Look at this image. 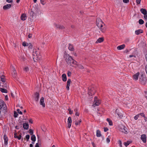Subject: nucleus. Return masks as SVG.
Returning a JSON list of instances; mask_svg holds the SVG:
<instances>
[{
  "instance_id": "nucleus-1",
  "label": "nucleus",
  "mask_w": 147,
  "mask_h": 147,
  "mask_svg": "<svg viewBox=\"0 0 147 147\" xmlns=\"http://www.w3.org/2000/svg\"><path fill=\"white\" fill-rule=\"evenodd\" d=\"M96 25L98 28H100V30L103 32H104L106 30V28L104 27L102 28L103 26L102 24H104L103 22L100 20L96 21Z\"/></svg>"
},
{
  "instance_id": "nucleus-2",
  "label": "nucleus",
  "mask_w": 147,
  "mask_h": 147,
  "mask_svg": "<svg viewBox=\"0 0 147 147\" xmlns=\"http://www.w3.org/2000/svg\"><path fill=\"white\" fill-rule=\"evenodd\" d=\"M146 77L145 75L142 74L140 77L139 81L141 84L143 85H145L146 82Z\"/></svg>"
},
{
  "instance_id": "nucleus-3",
  "label": "nucleus",
  "mask_w": 147,
  "mask_h": 147,
  "mask_svg": "<svg viewBox=\"0 0 147 147\" xmlns=\"http://www.w3.org/2000/svg\"><path fill=\"white\" fill-rule=\"evenodd\" d=\"M96 90L94 87H89L88 89V94L89 95L92 96L94 94Z\"/></svg>"
},
{
  "instance_id": "nucleus-4",
  "label": "nucleus",
  "mask_w": 147,
  "mask_h": 147,
  "mask_svg": "<svg viewBox=\"0 0 147 147\" xmlns=\"http://www.w3.org/2000/svg\"><path fill=\"white\" fill-rule=\"evenodd\" d=\"M3 107V109L4 110H6L7 107L6 104L4 101L2 100H0V109H1Z\"/></svg>"
},
{
  "instance_id": "nucleus-5",
  "label": "nucleus",
  "mask_w": 147,
  "mask_h": 147,
  "mask_svg": "<svg viewBox=\"0 0 147 147\" xmlns=\"http://www.w3.org/2000/svg\"><path fill=\"white\" fill-rule=\"evenodd\" d=\"M67 57H68V59H66V62L68 65L71 66V61L73 59L71 56L69 55L68 54H67Z\"/></svg>"
},
{
  "instance_id": "nucleus-6",
  "label": "nucleus",
  "mask_w": 147,
  "mask_h": 147,
  "mask_svg": "<svg viewBox=\"0 0 147 147\" xmlns=\"http://www.w3.org/2000/svg\"><path fill=\"white\" fill-rule=\"evenodd\" d=\"M41 58V56L40 55H38L37 54L35 55L33 54V59L34 61L35 62H36L37 61L39 60Z\"/></svg>"
},
{
  "instance_id": "nucleus-7",
  "label": "nucleus",
  "mask_w": 147,
  "mask_h": 147,
  "mask_svg": "<svg viewBox=\"0 0 147 147\" xmlns=\"http://www.w3.org/2000/svg\"><path fill=\"white\" fill-rule=\"evenodd\" d=\"M34 100L36 102H38V101L39 98V94L38 92H36L34 94Z\"/></svg>"
},
{
  "instance_id": "nucleus-8",
  "label": "nucleus",
  "mask_w": 147,
  "mask_h": 147,
  "mask_svg": "<svg viewBox=\"0 0 147 147\" xmlns=\"http://www.w3.org/2000/svg\"><path fill=\"white\" fill-rule=\"evenodd\" d=\"M39 10L38 8H34V9L32 8L31 9V11H33V13L36 16V15L39 14L38 11Z\"/></svg>"
},
{
  "instance_id": "nucleus-9",
  "label": "nucleus",
  "mask_w": 147,
  "mask_h": 147,
  "mask_svg": "<svg viewBox=\"0 0 147 147\" xmlns=\"http://www.w3.org/2000/svg\"><path fill=\"white\" fill-rule=\"evenodd\" d=\"M127 129L125 127V126H123L122 127H121L120 128L119 130L120 131L123 133H124L125 134H127L128 133Z\"/></svg>"
},
{
  "instance_id": "nucleus-10",
  "label": "nucleus",
  "mask_w": 147,
  "mask_h": 147,
  "mask_svg": "<svg viewBox=\"0 0 147 147\" xmlns=\"http://www.w3.org/2000/svg\"><path fill=\"white\" fill-rule=\"evenodd\" d=\"M101 102L100 100L98 99L97 97L95 96L94 98V103L96 106H98L100 104Z\"/></svg>"
},
{
  "instance_id": "nucleus-11",
  "label": "nucleus",
  "mask_w": 147,
  "mask_h": 147,
  "mask_svg": "<svg viewBox=\"0 0 147 147\" xmlns=\"http://www.w3.org/2000/svg\"><path fill=\"white\" fill-rule=\"evenodd\" d=\"M13 72L12 73V76L16 80H17V73L16 72V69L13 67H12Z\"/></svg>"
},
{
  "instance_id": "nucleus-12",
  "label": "nucleus",
  "mask_w": 147,
  "mask_h": 147,
  "mask_svg": "<svg viewBox=\"0 0 147 147\" xmlns=\"http://www.w3.org/2000/svg\"><path fill=\"white\" fill-rule=\"evenodd\" d=\"M139 75L140 73L139 72L134 75L133 76V79L136 80H138Z\"/></svg>"
},
{
  "instance_id": "nucleus-13",
  "label": "nucleus",
  "mask_w": 147,
  "mask_h": 147,
  "mask_svg": "<svg viewBox=\"0 0 147 147\" xmlns=\"http://www.w3.org/2000/svg\"><path fill=\"white\" fill-rule=\"evenodd\" d=\"M141 139L144 143H146V136L145 134H143L141 135Z\"/></svg>"
},
{
  "instance_id": "nucleus-14",
  "label": "nucleus",
  "mask_w": 147,
  "mask_h": 147,
  "mask_svg": "<svg viewBox=\"0 0 147 147\" xmlns=\"http://www.w3.org/2000/svg\"><path fill=\"white\" fill-rule=\"evenodd\" d=\"M3 138L4 140V144L6 145L8 144V139L5 134L4 135Z\"/></svg>"
},
{
  "instance_id": "nucleus-15",
  "label": "nucleus",
  "mask_w": 147,
  "mask_h": 147,
  "mask_svg": "<svg viewBox=\"0 0 147 147\" xmlns=\"http://www.w3.org/2000/svg\"><path fill=\"white\" fill-rule=\"evenodd\" d=\"M44 99L43 97H42L41 98L40 100V104L41 105H42L43 107H45V104L44 103Z\"/></svg>"
},
{
  "instance_id": "nucleus-16",
  "label": "nucleus",
  "mask_w": 147,
  "mask_h": 147,
  "mask_svg": "<svg viewBox=\"0 0 147 147\" xmlns=\"http://www.w3.org/2000/svg\"><path fill=\"white\" fill-rule=\"evenodd\" d=\"M67 122H68V123H67L68 127L69 128L71 126V123H72V119H71V117H68V119Z\"/></svg>"
},
{
  "instance_id": "nucleus-17",
  "label": "nucleus",
  "mask_w": 147,
  "mask_h": 147,
  "mask_svg": "<svg viewBox=\"0 0 147 147\" xmlns=\"http://www.w3.org/2000/svg\"><path fill=\"white\" fill-rule=\"evenodd\" d=\"M54 25L57 28L59 29L62 30L65 28V27L63 25L57 24H55Z\"/></svg>"
},
{
  "instance_id": "nucleus-18",
  "label": "nucleus",
  "mask_w": 147,
  "mask_h": 147,
  "mask_svg": "<svg viewBox=\"0 0 147 147\" xmlns=\"http://www.w3.org/2000/svg\"><path fill=\"white\" fill-rule=\"evenodd\" d=\"M29 14L30 16V19L32 18H36V16L34 14L33 11H31L29 12Z\"/></svg>"
},
{
  "instance_id": "nucleus-19",
  "label": "nucleus",
  "mask_w": 147,
  "mask_h": 147,
  "mask_svg": "<svg viewBox=\"0 0 147 147\" xmlns=\"http://www.w3.org/2000/svg\"><path fill=\"white\" fill-rule=\"evenodd\" d=\"M11 4H7L6 5H4L3 6V8L4 10H7L11 8Z\"/></svg>"
},
{
  "instance_id": "nucleus-20",
  "label": "nucleus",
  "mask_w": 147,
  "mask_h": 147,
  "mask_svg": "<svg viewBox=\"0 0 147 147\" xmlns=\"http://www.w3.org/2000/svg\"><path fill=\"white\" fill-rule=\"evenodd\" d=\"M71 80L70 79H68V80L67 82V84L66 86V89L68 90H69V86H70V84L71 82Z\"/></svg>"
},
{
  "instance_id": "nucleus-21",
  "label": "nucleus",
  "mask_w": 147,
  "mask_h": 147,
  "mask_svg": "<svg viewBox=\"0 0 147 147\" xmlns=\"http://www.w3.org/2000/svg\"><path fill=\"white\" fill-rule=\"evenodd\" d=\"M115 113L117 114L120 118H121L123 117L122 114L119 112V110L118 109H116Z\"/></svg>"
},
{
  "instance_id": "nucleus-22",
  "label": "nucleus",
  "mask_w": 147,
  "mask_h": 147,
  "mask_svg": "<svg viewBox=\"0 0 147 147\" xmlns=\"http://www.w3.org/2000/svg\"><path fill=\"white\" fill-rule=\"evenodd\" d=\"M143 32V31L142 29H140L138 30H136L135 31V33L136 35H138L140 34V33H142Z\"/></svg>"
},
{
  "instance_id": "nucleus-23",
  "label": "nucleus",
  "mask_w": 147,
  "mask_h": 147,
  "mask_svg": "<svg viewBox=\"0 0 147 147\" xmlns=\"http://www.w3.org/2000/svg\"><path fill=\"white\" fill-rule=\"evenodd\" d=\"M22 137L21 134L19 135V136H17V134L16 133H15L14 134V138H18V140H20Z\"/></svg>"
},
{
  "instance_id": "nucleus-24",
  "label": "nucleus",
  "mask_w": 147,
  "mask_h": 147,
  "mask_svg": "<svg viewBox=\"0 0 147 147\" xmlns=\"http://www.w3.org/2000/svg\"><path fill=\"white\" fill-rule=\"evenodd\" d=\"M29 124L27 123H25L23 124V127L26 129H28L29 127Z\"/></svg>"
},
{
  "instance_id": "nucleus-25",
  "label": "nucleus",
  "mask_w": 147,
  "mask_h": 147,
  "mask_svg": "<svg viewBox=\"0 0 147 147\" xmlns=\"http://www.w3.org/2000/svg\"><path fill=\"white\" fill-rule=\"evenodd\" d=\"M26 14L25 13H23L22 14L21 17V19L22 20L24 21L26 20Z\"/></svg>"
},
{
  "instance_id": "nucleus-26",
  "label": "nucleus",
  "mask_w": 147,
  "mask_h": 147,
  "mask_svg": "<svg viewBox=\"0 0 147 147\" xmlns=\"http://www.w3.org/2000/svg\"><path fill=\"white\" fill-rule=\"evenodd\" d=\"M140 11L144 15L146 14L147 13L146 10L145 9L142 8L140 9Z\"/></svg>"
},
{
  "instance_id": "nucleus-27",
  "label": "nucleus",
  "mask_w": 147,
  "mask_h": 147,
  "mask_svg": "<svg viewBox=\"0 0 147 147\" xmlns=\"http://www.w3.org/2000/svg\"><path fill=\"white\" fill-rule=\"evenodd\" d=\"M62 80L64 82H65L67 80V77L65 74H63L62 75Z\"/></svg>"
},
{
  "instance_id": "nucleus-28",
  "label": "nucleus",
  "mask_w": 147,
  "mask_h": 147,
  "mask_svg": "<svg viewBox=\"0 0 147 147\" xmlns=\"http://www.w3.org/2000/svg\"><path fill=\"white\" fill-rule=\"evenodd\" d=\"M125 47V45L124 44L121 45L117 47V49L119 50H121L123 49Z\"/></svg>"
},
{
  "instance_id": "nucleus-29",
  "label": "nucleus",
  "mask_w": 147,
  "mask_h": 147,
  "mask_svg": "<svg viewBox=\"0 0 147 147\" xmlns=\"http://www.w3.org/2000/svg\"><path fill=\"white\" fill-rule=\"evenodd\" d=\"M68 49L69 50L71 51H73L74 50V46L73 45L71 44H69V46L68 47Z\"/></svg>"
},
{
  "instance_id": "nucleus-30",
  "label": "nucleus",
  "mask_w": 147,
  "mask_h": 147,
  "mask_svg": "<svg viewBox=\"0 0 147 147\" xmlns=\"http://www.w3.org/2000/svg\"><path fill=\"white\" fill-rule=\"evenodd\" d=\"M104 38L103 37L99 38L96 41V43H97L98 42H103L104 40Z\"/></svg>"
},
{
  "instance_id": "nucleus-31",
  "label": "nucleus",
  "mask_w": 147,
  "mask_h": 147,
  "mask_svg": "<svg viewBox=\"0 0 147 147\" xmlns=\"http://www.w3.org/2000/svg\"><path fill=\"white\" fill-rule=\"evenodd\" d=\"M131 142L132 141L128 140L126 142H124L123 144L126 147H127Z\"/></svg>"
},
{
  "instance_id": "nucleus-32",
  "label": "nucleus",
  "mask_w": 147,
  "mask_h": 147,
  "mask_svg": "<svg viewBox=\"0 0 147 147\" xmlns=\"http://www.w3.org/2000/svg\"><path fill=\"white\" fill-rule=\"evenodd\" d=\"M101 135L100 131L99 130H97L96 131V136L97 137H100Z\"/></svg>"
},
{
  "instance_id": "nucleus-33",
  "label": "nucleus",
  "mask_w": 147,
  "mask_h": 147,
  "mask_svg": "<svg viewBox=\"0 0 147 147\" xmlns=\"http://www.w3.org/2000/svg\"><path fill=\"white\" fill-rule=\"evenodd\" d=\"M107 121L109 122V124L110 125H113L112 121L109 118H107Z\"/></svg>"
},
{
  "instance_id": "nucleus-34",
  "label": "nucleus",
  "mask_w": 147,
  "mask_h": 147,
  "mask_svg": "<svg viewBox=\"0 0 147 147\" xmlns=\"http://www.w3.org/2000/svg\"><path fill=\"white\" fill-rule=\"evenodd\" d=\"M5 77L4 75H2L1 76V81L3 82V84L5 82Z\"/></svg>"
},
{
  "instance_id": "nucleus-35",
  "label": "nucleus",
  "mask_w": 147,
  "mask_h": 147,
  "mask_svg": "<svg viewBox=\"0 0 147 147\" xmlns=\"http://www.w3.org/2000/svg\"><path fill=\"white\" fill-rule=\"evenodd\" d=\"M0 90L2 92L5 93H7V90L4 88H0Z\"/></svg>"
},
{
  "instance_id": "nucleus-36",
  "label": "nucleus",
  "mask_w": 147,
  "mask_h": 147,
  "mask_svg": "<svg viewBox=\"0 0 147 147\" xmlns=\"http://www.w3.org/2000/svg\"><path fill=\"white\" fill-rule=\"evenodd\" d=\"M31 139L32 141H35L36 140V138L35 135H32L31 136Z\"/></svg>"
},
{
  "instance_id": "nucleus-37",
  "label": "nucleus",
  "mask_w": 147,
  "mask_h": 147,
  "mask_svg": "<svg viewBox=\"0 0 147 147\" xmlns=\"http://www.w3.org/2000/svg\"><path fill=\"white\" fill-rule=\"evenodd\" d=\"M76 65L78 66V67L80 69H83L84 68V67L81 64H76Z\"/></svg>"
},
{
  "instance_id": "nucleus-38",
  "label": "nucleus",
  "mask_w": 147,
  "mask_h": 147,
  "mask_svg": "<svg viewBox=\"0 0 147 147\" xmlns=\"http://www.w3.org/2000/svg\"><path fill=\"white\" fill-rule=\"evenodd\" d=\"M139 23L140 24L142 25L144 24V22L143 20L142 19H140L138 21Z\"/></svg>"
},
{
  "instance_id": "nucleus-39",
  "label": "nucleus",
  "mask_w": 147,
  "mask_h": 147,
  "mask_svg": "<svg viewBox=\"0 0 147 147\" xmlns=\"http://www.w3.org/2000/svg\"><path fill=\"white\" fill-rule=\"evenodd\" d=\"M82 120L81 119H80L78 121H75V124L76 125H78L79 124H80V123L81 122Z\"/></svg>"
},
{
  "instance_id": "nucleus-40",
  "label": "nucleus",
  "mask_w": 147,
  "mask_h": 147,
  "mask_svg": "<svg viewBox=\"0 0 147 147\" xmlns=\"http://www.w3.org/2000/svg\"><path fill=\"white\" fill-rule=\"evenodd\" d=\"M13 113H14V117L15 118H16V117H17L18 115V113L16 111H14Z\"/></svg>"
},
{
  "instance_id": "nucleus-41",
  "label": "nucleus",
  "mask_w": 147,
  "mask_h": 147,
  "mask_svg": "<svg viewBox=\"0 0 147 147\" xmlns=\"http://www.w3.org/2000/svg\"><path fill=\"white\" fill-rule=\"evenodd\" d=\"M29 45L28 48L29 49H32L33 48V46L32 45V44L30 43H29L28 44V46Z\"/></svg>"
},
{
  "instance_id": "nucleus-42",
  "label": "nucleus",
  "mask_w": 147,
  "mask_h": 147,
  "mask_svg": "<svg viewBox=\"0 0 147 147\" xmlns=\"http://www.w3.org/2000/svg\"><path fill=\"white\" fill-rule=\"evenodd\" d=\"M30 138V136L29 135L27 134L26 135V139L27 141H29Z\"/></svg>"
},
{
  "instance_id": "nucleus-43",
  "label": "nucleus",
  "mask_w": 147,
  "mask_h": 147,
  "mask_svg": "<svg viewBox=\"0 0 147 147\" xmlns=\"http://www.w3.org/2000/svg\"><path fill=\"white\" fill-rule=\"evenodd\" d=\"M39 141V140H38V143H37L35 145V147H40L39 146V144H40H40L41 141H40V143Z\"/></svg>"
},
{
  "instance_id": "nucleus-44",
  "label": "nucleus",
  "mask_w": 147,
  "mask_h": 147,
  "mask_svg": "<svg viewBox=\"0 0 147 147\" xmlns=\"http://www.w3.org/2000/svg\"><path fill=\"white\" fill-rule=\"evenodd\" d=\"M33 53L34 54H36H36H37V55H39L40 53H39V52H38L37 51H33Z\"/></svg>"
},
{
  "instance_id": "nucleus-45",
  "label": "nucleus",
  "mask_w": 147,
  "mask_h": 147,
  "mask_svg": "<svg viewBox=\"0 0 147 147\" xmlns=\"http://www.w3.org/2000/svg\"><path fill=\"white\" fill-rule=\"evenodd\" d=\"M29 133L30 135H33V130L32 129H30L29 130Z\"/></svg>"
},
{
  "instance_id": "nucleus-46",
  "label": "nucleus",
  "mask_w": 147,
  "mask_h": 147,
  "mask_svg": "<svg viewBox=\"0 0 147 147\" xmlns=\"http://www.w3.org/2000/svg\"><path fill=\"white\" fill-rule=\"evenodd\" d=\"M68 111H69V114L71 115L73 113V111H71V109L70 108H69L68 109Z\"/></svg>"
},
{
  "instance_id": "nucleus-47",
  "label": "nucleus",
  "mask_w": 147,
  "mask_h": 147,
  "mask_svg": "<svg viewBox=\"0 0 147 147\" xmlns=\"http://www.w3.org/2000/svg\"><path fill=\"white\" fill-rule=\"evenodd\" d=\"M21 59L23 60V61H25L26 59L23 55H21L20 56Z\"/></svg>"
},
{
  "instance_id": "nucleus-48",
  "label": "nucleus",
  "mask_w": 147,
  "mask_h": 147,
  "mask_svg": "<svg viewBox=\"0 0 147 147\" xmlns=\"http://www.w3.org/2000/svg\"><path fill=\"white\" fill-rule=\"evenodd\" d=\"M139 116V114H138L136 115L134 117V119L135 120H137Z\"/></svg>"
},
{
  "instance_id": "nucleus-49",
  "label": "nucleus",
  "mask_w": 147,
  "mask_h": 147,
  "mask_svg": "<svg viewBox=\"0 0 147 147\" xmlns=\"http://www.w3.org/2000/svg\"><path fill=\"white\" fill-rule=\"evenodd\" d=\"M28 43H26V42H24L23 43H22V45L24 46V47H26V46H28Z\"/></svg>"
},
{
  "instance_id": "nucleus-50",
  "label": "nucleus",
  "mask_w": 147,
  "mask_h": 147,
  "mask_svg": "<svg viewBox=\"0 0 147 147\" xmlns=\"http://www.w3.org/2000/svg\"><path fill=\"white\" fill-rule=\"evenodd\" d=\"M17 111L18 112V113L21 114V115H22V112L21 111H20V109H18L17 110Z\"/></svg>"
},
{
  "instance_id": "nucleus-51",
  "label": "nucleus",
  "mask_w": 147,
  "mask_h": 147,
  "mask_svg": "<svg viewBox=\"0 0 147 147\" xmlns=\"http://www.w3.org/2000/svg\"><path fill=\"white\" fill-rule=\"evenodd\" d=\"M75 62H76V61L75 60L73 59L72 60V61H71V63H72V64H74L75 65H76L77 64L75 63Z\"/></svg>"
},
{
  "instance_id": "nucleus-52",
  "label": "nucleus",
  "mask_w": 147,
  "mask_h": 147,
  "mask_svg": "<svg viewBox=\"0 0 147 147\" xmlns=\"http://www.w3.org/2000/svg\"><path fill=\"white\" fill-rule=\"evenodd\" d=\"M139 115H140L142 117H145V115L143 113H140L139 114Z\"/></svg>"
},
{
  "instance_id": "nucleus-53",
  "label": "nucleus",
  "mask_w": 147,
  "mask_h": 147,
  "mask_svg": "<svg viewBox=\"0 0 147 147\" xmlns=\"http://www.w3.org/2000/svg\"><path fill=\"white\" fill-rule=\"evenodd\" d=\"M71 72H70L69 71H68L67 74V76H68L69 77V76H71Z\"/></svg>"
},
{
  "instance_id": "nucleus-54",
  "label": "nucleus",
  "mask_w": 147,
  "mask_h": 147,
  "mask_svg": "<svg viewBox=\"0 0 147 147\" xmlns=\"http://www.w3.org/2000/svg\"><path fill=\"white\" fill-rule=\"evenodd\" d=\"M118 142H119V144L120 147H122V142H121V141L119 140Z\"/></svg>"
},
{
  "instance_id": "nucleus-55",
  "label": "nucleus",
  "mask_w": 147,
  "mask_h": 147,
  "mask_svg": "<svg viewBox=\"0 0 147 147\" xmlns=\"http://www.w3.org/2000/svg\"><path fill=\"white\" fill-rule=\"evenodd\" d=\"M123 1L125 3H127L129 2V0H123Z\"/></svg>"
},
{
  "instance_id": "nucleus-56",
  "label": "nucleus",
  "mask_w": 147,
  "mask_h": 147,
  "mask_svg": "<svg viewBox=\"0 0 147 147\" xmlns=\"http://www.w3.org/2000/svg\"><path fill=\"white\" fill-rule=\"evenodd\" d=\"M4 85H2V87L3 88H7V84L6 83H4Z\"/></svg>"
},
{
  "instance_id": "nucleus-57",
  "label": "nucleus",
  "mask_w": 147,
  "mask_h": 147,
  "mask_svg": "<svg viewBox=\"0 0 147 147\" xmlns=\"http://www.w3.org/2000/svg\"><path fill=\"white\" fill-rule=\"evenodd\" d=\"M104 131L105 132H107L109 130L108 128L107 127H104Z\"/></svg>"
},
{
  "instance_id": "nucleus-58",
  "label": "nucleus",
  "mask_w": 147,
  "mask_h": 147,
  "mask_svg": "<svg viewBox=\"0 0 147 147\" xmlns=\"http://www.w3.org/2000/svg\"><path fill=\"white\" fill-rule=\"evenodd\" d=\"M40 2L43 5H44L45 4V2L44 0H40Z\"/></svg>"
},
{
  "instance_id": "nucleus-59",
  "label": "nucleus",
  "mask_w": 147,
  "mask_h": 147,
  "mask_svg": "<svg viewBox=\"0 0 147 147\" xmlns=\"http://www.w3.org/2000/svg\"><path fill=\"white\" fill-rule=\"evenodd\" d=\"M106 140L107 143H109V142H110V138L109 137L107 138Z\"/></svg>"
},
{
  "instance_id": "nucleus-60",
  "label": "nucleus",
  "mask_w": 147,
  "mask_h": 147,
  "mask_svg": "<svg viewBox=\"0 0 147 147\" xmlns=\"http://www.w3.org/2000/svg\"><path fill=\"white\" fill-rule=\"evenodd\" d=\"M20 123H20L19 124V127H20V128H21L22 127V121H21V122H20Z\"/></svg>"
},
{
  "instance_id": "nucleus-61",
  "label": "nucleus",
  "mask_w": 147,
  "mask_h": 147,
  "mask_svg": "<svg viewBox=\"0 0 147 147\" xmlns=\"http://www.w3.org/2000/svg\"><path fill=\"white\" fill-rule=\"evenodd\" d=\"M141 0H136V3L138 4H140V3Z\"/></svg>"
},
{
  "instance_id": "nucleus-62",
  "label": "nucleus",
  "mask_w": 147,
  "mask_h": 147,
  "mask_svg": "<svg viewBox=\"0 0 147 147\" xmlns=\"http://www.w3.org/2000/svg\"><path fill=\"white\" fill-rule=\"evenodd\" d=\"M24 70L26 71H27L28 70V68L27 67H25L24 68Z\"/></svg>"
},
{
  "instance_id": "nucleus-63",
  "label": "nucleus",
  "mask_w": 147,
  "mask_h": 147,
  "mask_svg": "<svg viewBox=\"0 0 147 147\" xmlns=\"http://www.w3.org/2000/svg\"><path fill=\"white\" fill-rule=\"evenodd\" d=\"M75 115L76 116H79V113L78 112H76Z\"/></svg>"
},
{
  "instance_id": "nucleus-64",
  "label": "nucleus",
  "mask_w": 147,
  "mask_h": 147,
  "mask_svg": "<svg viewBox=\"0 0 147 147\" xmlns=\"http://www.w3.org/2000/svg\"><path fill=\"white\" fill-rule=\"evenodd\" d=\"M144 17L145 19H147V13L146 14H145V15H144Z\"/></svg>"
}]
</instances>
